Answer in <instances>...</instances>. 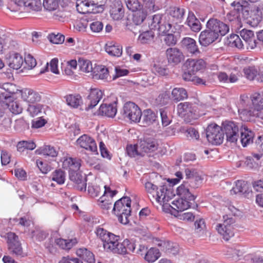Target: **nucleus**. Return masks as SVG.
<instances>
[{
    "label": "nucleus",
    "mask_w": 263,
    "mask_h": 263,
    "mask_svg": "<svg viewBox=\"0 0 263 263\" xmlns=\"http://www.w3.org/2000/svg\"><path fill=\"white\" fill-rule=\"evenodd\" d=\"M18 89L16 85L7 83L3 84L0 90V104L8 108L13 114H21L23 107L17 101H13L12 95L17 93Z\"/></svg>",
    "instance_id": "obj_1"
},
{
    "label": "nucleus",
    "mask_w": 263,
    "mask_h": 263,
    "mask_svg": "<svg viewBox=\"0 0 263 263\" xmlns=\"http://www.w3.org/2000/svg\"><path fill=\"white\" fill-rule=\"evenodd\" d=\"M143 184L150 200L153 202L155 201L160 205L167 206V202L171 199L172 193L167 189L166 185L158 187L148 181L145 182Z\"/></svg>",
    "instance_id": "obj_2"
},
{
    "label": "nucleus",
    "mask_w": 263,
    "mask_h": 263,
    "mask_svg": "<svg viewBox=\"0 0 263 263\" xmlns=\"http://www.w3.org/2000/svg\"><path fill=\"white\" fill-rule=\"evenodd\" d=\"M131 200L128 197H123L117 201L114 206L113 212L122 224H127L131 212Z\"/></svg>",
    "instance_id": "obj_3"
},
{
    "label": "nucleus",
    "mask_w": 263,
    "mask_h": 263,
    "mask_svg": "<svg viewBox=\"0 0 263 263\" xmlns=\"http://www.w3.org/2000/svg\"><path fill=\"white\" fill-rule=\"evenodd\" d=\"M106 0H77L76 8L80 13H97L103 11Z\"/></svg>",
    "instance_id": "obj_4"
},
{
    "label": "nucleus",
    "mask_w": 263,
    "mask_h": 263,
    "mask_svg": "<svg viewBox=\"0 0 263 263\" xmlns=\"http://www.w3.org/2000/svg\"><path fill=\"white\" fill-rule=\"evenodd\" d=\"M249 98L246 95L240 96L238 105V111L241 118L248 120L250 117H256L263 119V109H251Z\"/></svg>",
    "instance_id": "obj_5"
},
{
    "label": "nucleus",
    "mask_w": 263,
    "mask_h": 263,
    "mask_svg": "<svg viewBox=\"0 0 263 263\" xmlns=\"http://www.w3.org/2000/svg\"><path fill=\"white\" fill-rule=\"evenodd\" d=\"M185 66L187 70L182 75L183 79L185 81H193L195 79L196 73L205 68L206 63L202 59H189L185 62Z\"/></svg>",
    "instance_id": "obj_6"
},
{
    "label": "nucleus",
    "mask_w": 263,
    "mask_h": 263,
    "mask_svg": "<svg viewBox=\"0 0 263 263\" xmlns=\"http://www.w3.org/2000/svg\"><path fill=\"white\" fill-rule=\"evenodd\" d=\"M184 12V9L174 7L170 8L168 12L164 14V21L170 24L172 32L176 31L177 24L181 22Z\"/></svg>",
    "instance_id": "obj_7"
},
{
    "label": "nucleus",
    "mask_w": 263,
    "mask_h": 263,
    "mask_svg": "<svg viewBox=\"0 0 263 263\" xmlns=\"http://www.w3.org/2000/svg\"><path fill=\"white\" fill-rule=\"evenodd\" d=\"M164 21V15L155 14L149 21V29L157 30L159 34H165L171 31L170 24Z\"/></svg>",
    "instance_id": "obj_8"
},
{
    "label": "nucleus",
    "mask_w": 263,
    "mask_h": 263,
    "mask_svg": "<svg viewBox=\"0 0 263 263\" xmlns=\"http://www.w3.org/2000/svg\"><path fill=\"white\" fill-rule=\"evenodd\" d=\"M206 134L208 140L213 144H220L223 140V131L220 126L215 124L208 126Z\"/></svg>",
    "instance_id": "obj_9"
},
{
    "label": "nucleus",
    "mask_w": 263,
    "mask_h": 263,
    "mask_svg": "<svg viewBox=\"0 0 263 263\" xmlns=\"http://www.w3.org/2000/svg\"><path fill=\"white\" fill-rule=\"evenodd\" d=\"M224 221L222 223H218L216 226V230L226 240H229L234 236L232 224L234 222L233 218L228 217L227 215L223 216Z\"/></svg>",
    "instance_id": "obj_10"
},
{
    "label": "nucleus",
    "mask_w": 263,
    "mask_h": 263,
    "mask_svg": "<svg viewBox=\"0 0 263 263\" xmlns=\"http://www.w3.org/2000/svg\"><path fill=\"white\" fill-rule=\"evenodd\" d=\"M222 128L228 142L235 143L238 140L239 127L236 123L233 121H226L222 123Z\"/></svg>",
    "instance_id": "obj_11"
},
{
    "label": "nucleus",
    "mask_w": 263,
    "mask_h": 263,
    "mask_svg": "<svg viewBox=\"0 0 263 263\" xmlns=\"http://www.w3.org/2000/svg\"><path fill=\"white\" fill-rule=\"evenodd\" d=\"M177 114L184 121L190 122L192 120L197 118V116L195 114L192 105L189 102H183L179 103L177 107Z\"/></svg>",
    "instance_id": "obj_12"
},
{
    "label": "nucleus",
    "mask_w": 263,
    "mask_h": 263,
    "mask_svg": "<svg viewBox=\"0 0 263 263\" xmlns=\"http://www.w3.org/2000/svg\"><path fill=\"white\" fill-rule=\"evenodd\" d=\"M7 238L9 250L16 256H25L18 236L14 233L9 232L7 234Z\"/></svg>",
    "instance_id": "obj_13"
},
{
    "label": "nucleus",
    "mask_w": 263,
    "mask_h": 263,
    "mask_svg": "<svg viewBox=\"0 0 263 263\" xmlns=\"http://www.w3.org/2000/svg\"><path fill=\"white\" fill-rule=\"evenodd\" d=\"M138 143L140 156L156 151L159 146L158 141L152 138L141 140Z\"/></svg>",
    "instance_id": "obj_14"
},
{
    "label": "nucleus",
    "mask_w": 263,
    "mask_h": 263,
    "mask_svg": "<svg viewBox=\"0 0 263 263\" xmlns=\"http://www.w3.org/2000/svg\"><path fill=\"white\" fill-rule=\"evenodd\" d=\"M123 111L125 117L133 122H139L142 117L140 108L133 102L125 103L123 107Z\"/></svg>",
    "instance_id": "obj_15"
},
{
    "label": "nucleus",
    "mask_w": 263,
    "mask_h": 263,
    "mask_svg": "<svg viewBox=\"0 0 263 263\" xmlns=\"http://www.w3.org/2000/svg\"><path fill=\"white\" fill-rule=\"evenodd\" d=\"M206 27L209 30L217 33L219 36L225 35L229 31V27L227 24L215 18H210Z\"/></svg>",
    "instance_id": "obj_16"
},
{
    "label": "nucleus",
    "mask_w": 263,
    "mask_h": 263,
    "mask_svg": "<svg viewBox=\"0 0 263 263\" xmlns=\"http://www.w3.org/2000/svg\"><path fill=\"white\" fill-rule=\"evenodd\" d=\"M77 143L81 147L87 151L96 153L97 152V146L95 140L90 136L84 134L77 140Z\"/></svg>",
    "instance_id": "obj_17"
},
{
    "label": "nucleus",
    "mask_w": 263,
    "mask_h": 263,
    "mask_svg": "<svg viewBox=\"0 0 263 263\" xmlns=\"http://www.w3.org/2000/svg\"><path fill=\"white\" fill-rule=\"evenodd\" d=\"M194 201H190L187 199L180 197L178 199L173 200L172 202V204L169 205L171 209L170 212L173 211L177 214L179 212H182L189 208Z\"/></svg>",
    "instance_id": "obj_18"
},
{
    "label": "nucleus",
    "mask_w": 263,
    "mask_h": 263,
    "mask_svg": "<svg viewBox=\"0 0 263 263\" xmlns=\"http://www.w3.org/2000/svg\"><path fill=\"white\" fill-rule=\"evenodd\" d=\"M103 95V92L99 89H91L89 95L87 97L86 101L87 106L86 107L85 110L88 111L96 106L102 98Z\"/></svg>",
    "instance_id": "obj_19"
},
{
    "label": "nucleus",
    "mask_w": 263,
    "mask_h": 263,
    "mask_svg": "<svg viewBox=\"0 0 263 263\" xmlns=\"http://www.w3.org/2000/svg\"><path fill=\"white\" fill-rule=\"evenodd\" d=\"M219 37L217 33L209 30V29L206 27V29L201 32L199 42L202 46H207L215 42Z\"/></svg>",
    "instance_id": "obj_20"
},
{
    "label": "nucleus",
    "mask_w": 263,
    "mask_h": 263,
    "mask_svg": "<svg viewBox=\"0 0 263 263\" xmlns=\"http://www.w3.org/2000/svg\"><path fill=\"white\" fill-rule=\"evenodd\" d=\"M119 240V236L111 233L107 238H106V240L103 241L104 248L107 251L117 254L118 245L120 244Z\"/></svg>",
    "instance_id": "obj_21"
},
{
    "label": "nucleus",
    "mask_w": 263,
    "mask_h": 263,
    "mask_svg": "<svg viewBox=\"0 0 263 263\" xmlns=\"http://www.w3.org/2000/svg\"><path fill=\"white\" fill-rule=\"evenodd\" d=\"M24 62L23 57L18 53L12 52L7 58L8 65L13 69H19L23 65Z\"/></svg>",
    "instance_id": "obj_22"
},
{
    "label": "nucleus",
    "mask_w": 263,
    "mask_h": 263,
    "mask_svg": "<svg viewBox=\"0 0 263 263\" xmlns=\"http://www.w3.org/2000/svg\"><path fill=\"white\" fill-rule=\"evenodd\" d=\"M18 91L21 94L22 99L28 103H33L39 102L41 99L40 95L32 89L25 88Z\"/></svg>",
    "instance_id": "obj_23"
},
{
    "label": "nucleus",
    "mask_w": 263,
    "mask_h": 263,
    "mask_svg": "<svg viewBox=\"0 0 263 263\" xmlns=\"http://www.w3.org/2000/svg\"><path fill=\"white\" fill-rule=\"evenodd\" d=\"M166 55L170 63L177 64L183 58L181 51L177 48H169L166 50Z\"/></svg>",
    "instance_id": "obj_24"
},
{
    "label": "nucleus",
    "mask_w": 263,
    "mask_h": 263,
    "mask_svg": "<svg viewBox=\"0 0 263 263\" xmlns=\"http://www.w3.org/2000/svg\"><path fill=\"white\" fill-rule=\"evenodd\" d=\"M240 35L247 44L248 49H253L256 47L257 42L252 31L243 29L240 31Z\"/></svg>",
    "instance_id": "obj_25"
},
{
    "label": "nucleus",
    "mask_w": 263,
    "mask_h": 263,
    "mask_svg": "<svg viewBox=\"0 0 263 263\" xmlns=\"http://www.w3.org/2000/svg\"><path fill=\"white\" fill-rule=\"evenodd\" d=\"M117 111V104L116 103L109 104H103L100 106L98 110V115L113 118L116 115Z\"/></svg>",
    "instance_id": "obj_26"
},
{
    "label": "nucleus",
    "mask_w": 263,
    "mask_h": 263,
    "mask_svg": "<svg viewBox=\"0 0 263 263\" xmlns=\"http://www.w3.org/2000/svg\"><path fill=\"white\" fill-rule=\"evenodd\" d=\"M81 161L80 159L76 158H66L63 161V167L68 170L69 173L71 172H78L81 165Z\"/></svg>",
    "instance_id": "obj_27"
},
{
    "label": "nucleus",
    "mask_w": 263,
    "mask_h": 263,
    "mask_svg": "<svg viewBox=\"0 0 263 263\" xmlns=\"http://www.w3.org/2000/svg\"><path fill=\"white\" fill-rule=\"evenodd\" d=\"M136 245L133 241L127 239H124L122 242L118 245L117 253L118 254H126L133 252L135 250Z\"/></svg>",
    "instance_id": "obj_28"
},
{
    "label": "nucleus",
    "mask_w": 263,
    "mask_h": 263,
    "mask_svg": "<svg viewBox=\"0 0 263 263\" xmlns=\"http://www.w3.org/2000/svg\"><path fill=\"white\" fill-rule=\"evenodd\" d=\"M124 14V11L121 2L119 1L115 2L110 10L111 17L114 20L118 21L123 18Z\"/></svg>",
    "instance_id": "obj_29"
},
{
    "label": "nucleus",
    "mask_w": 263,
    "mask_h": 263,
    "mask_svg": "<svg viewBox=\"0 0 263 263\" xmlns=\"http://www.w3.org/2000/svg\"><path fill=\"white\" fill-rule=\"evenodd\" d=\"M182 44L186 51L192 54L197 55L200 53L195 40L191 37H184L182 40Z\"/></svg>",
    "instance_id": "obj_30"
},
{
    "label": "nucleus",
    "mask_w": 263,
    "mask_h": 263,
    "mask_svg": "<svg viewBox=\"0 0 263 263\" xmlns=\"http://www.w3.org/2000/svg\"><path fill=\"white\" fill-rule=\"evenodd\" d=\"M95 80H105L109 76L108 69L103 65H96L91 75Z\"/></svg>",
    "instance_id": "obj_31"
},
{
    "label": "nucleus",
    "mask_w": 263,
    "mask_h": 263,
    "mask_svg": "<svg viewBox=\"0 0 263 263\" xmlns=\"http://www.w3.org/2000/svg\"><path fill=\"white\" fill-rule=\"evenodd\" d=\"M251 109H263V93L255 92L249 98Z\"/></svg>",
    "instance_id": "obj_32"
},
{
    "label": "nucleus",
    "mask_w": 263,
    "mask_h": 263,
    "mask_svg": "<svg viewBox=\"0 0 263 263\" xmlns=\"http://www.w3.org/2000/svg\"><path fill=\"white\" fill-rule=\"evenodd\" d=\"M69 179L78 185V187L80 190H86L87 185L86 179L78 172L69 173Z\"/></svg>",
    "instance_id": "obj_33"
},
{
    "label": "nucleus",
    "mask_w": 263,
    "mask_h": 263,
    "mask_svg": "<svg viewBox=\"0 0 263 263\" xmlns=\"http://www.w3.org/2000/svg\"><path fill=\"white\" fill-rule=\"evenodd\" d=\"M105 51L111 56L119 57L122 53V47L119 44L114 42H108L106 44Z\"/></svg>",
    "instance_id": "obj_34"
},
{
    "label": "nucleus",
    "mask_w": 263,
    "mask_h": 263,
    "mask_svg": "<svg viewBox=\"0 0 263 263\" xmlns=\"http://www.w3.org/2000/svg\"><path fill=\"white\" fill-rule=\"evenodd\" d=\"M236 72L231 73L229 75L227 74L226 72H220L217 74V78L218 80L222 83H235L238 80L239 77V72L235 70Z\"/></svg>",
    "instance_id": "obj_35"
},
{
    "label": "nucleus",
    "mask_w": 263,
    "mask_h": 263,
    "mask_svg": "<svg viewBox=\"0 0 263 263\" xmlns=\"http://www.w3.org/2000/svg\"><path fill=\"white\" fill-rule=\"evenodd\" d=\"M188 183L184 182L177 189V194L182 198L194 201L195 197L190 192Z\"/></svg>",
    "instance_id": "obj_36"
},
{
    "label": "nucleus",
    "mask_w": 263,
    "mask_h": 263,
    "mask_svg": "<svg viewBox=\"0 0 263 263\" xmlns=\"http://www.w3.org/2000/svg\"><path fill=\"white\" fill-rule=\"evenodd\" d=\"M37 155H41L45 156L51 157H55L58 155V152L53 146L45 145H43L35 151Z\"/></svg>",
    "instance_id": "obj_37"
},
{
    "label": "nucleus",
    "mask_w": 263,
    "mask_h": 263,
    "mask_svg": "<svg viewBox=\"0 0 263 263\" xmlns=\"http://www.w3.org/2000/svg\"><path fill=\"white\" fill-rule=\"evenodd\" d=\"M76 254L88 263H96L93 254L86 248L78 249ZM98 263H101V262L98 261Z\"/></svg>",
    "instance_id": "obj_38"
},
{
    "label": "nucleus",
    "mask_w": 263,
    "mask_h": 263,
    "mask_svg": "<svg viewBox=\"0 0 263 263\" xmlns=\"http://www.w3.org/2000/svg\"><path fill=\"white\" fill-rule=\"evenodd\" d=\"M186 23L193 31L199 32L201 29L200 22L191 12L188 14Z\"/></svg>",
    "instance_id": "obj_39"
},
{
    "label": "nucleus",
    "mask_w": 263,
    "mask_h": 263,
    "mask_svg": "<svg viewBox=\"0 0 263 263\" xmlns=\"http://www.w3.org/2000/svg\"><path fill=\"white\" fill-rule=\"evenodd\" d=\"M244 77L250 81L256 79L259 72V67L255 66H248L245 67L243 69Z\"/></svg>",
    "instance_id": "obj_40"
},
{
    "label": "nucleus",
    "mask_w": 263,
    "mask_h": 263,
    "mask_svg": "<svg viewBox=\"0 0 263 263\" xmlns=\"http://www.w3.org/2000/svg\"><path fill=\"white\" fill-rule=\"evenodd\" d=\"M253 137V132L248 128H244L243 130L241 131L240 141L242 145L246 147L252 143Z\"/></svg>",
    "instance_id": "obj_41"
},
{
    "label": "nucleus",
    "mask_w": 263,
    "mask_h": 263,
    "mask_svg": "<svg viewBox=\"0 0 263 263\" xmlns=\"http://www.w3.org/2000/svg\"><path fill=\"white\" fill-rule=\"evenodd\" d=\"M172 99L174 101L179 102L187 98L186 90L181 87L174 88L172 91Z\"/></svg>",
    "instance_id": "obj_42"
},
{
    "label": "nucleus",
    "mask_w": 263,
    "mask_h": 263,
    "mask_svg": "<svg viewBox=\"0 0 263 263\" xmlns=\"http://www.w3.org/2000/svg\"><path fill=\"white\" fill-rule=\"evenodd\" d=\"M142 116V122L144 126H148L153 123L157 118V116L154 112L151 109H146L144 110Z\"/></svg>",
    "instance_id": "obj_43"
},
{
    "label": "nucleus",
    "mask_w": 263,
    "mask_h": 263,
    "mask_svg": "<svg viewBox=\"0 0 263 263\" xmlns=\"http://www.w3.org/2000/svg\"><path fill=\"white\" fill-rule=\"evenodd\" d=\"M67 104L73 107L77 108L80 106L82 103V99L79 95H69L66 97Z\"/></svg>",
    "instance_id": "obj_44"
},
{
    "label": "nucleus",
    "mask_w": 263,
    "mask_h": 263,
    "mask_svg": "<svg viewBox=\"0 0 263 263\" xmlns=\"http://www.w3.org/2000/svg\"><path fill=\"white\" fill-rule=\"evenodd\" d=\"M78 64L81 71L90 73L91 75L93 68L91 62L89 60L80 58L78 60Z\"/></svg>",
    "instance_id": "obj_45"
},
{
    "label": "nucleus",
    "mask_w": 263,
    "mask_h": 263,
    "mask_svg": "<svg viewBox=\"0 0 263 263\" xmlns=\"http://www.w3.org/2000/svg\"><path fill=\"white\" fill-rule=\"evenodd\" d=\"M54 242L60 248L65 250L71 249L77 243L76 239L66 240L61 238L55 239Z\"/></svg>",
    "instance_id": "obj_46"
},
{
    "label": "nucleus",
    "mask_w": 263,
    "mask_h": 263,
    "mask_svg": "<svg viewBox=\"0 0 263 263\" xmlns=\"http://www.w3.org/2000/svg\"><path fill=\"white\" fill-rule=\"evenodd\" d=\"M161 254L156 248H151L145 255V259L149 262H154L160 257Z\"/></svg>",
    "instance_id": "obj_47"
},
{
    "label": "nucleus",
    "mask_w": 263,
    "mask_h": 263,
    "mask_svg": "<svg viewBox=\"0 0 263 263\" xmlns=\"http://www.w3.org/2000/svg\"><path fill=\"white\" fill-rule=\"evenodd\" d=\"M235 186L230 190L231 194H244L247 191L246 182L242 180H237L235 182Z\"/></svg>",
    "instance_id": "obj_48"
},
{
    "label": "nucleus",
    "mask_w": 263,
    "mask_h": 263,
    "mask_svg": "<svg viewBox=\"0 0 263 263\" xmlns=\"http://www.w3.org/2000/svg\"><path fill=\"white\" fill-rule=\"evenodd\" d=\"M227 43L230 46L235 47L239 49L242 48L243 46V43L239 35L235 34H231L230 36L228 37Z\"/></svg>",
    "instance_id": "obj_49"
},
{
    "label": "nucleus",
    "mask_w": 263,
    "mask_h": 263,
    "mask_svg": "<svg viewBox=\"0 0 263 263\" xmlns=\"http://www.w3.org/2000/svg\"><path fill=\"white\" fill-rule=\"evenodd\" d=\"M134 12L133 17V22L136 25H140L146 18L147 12L143 9H142V8Z\"/></svg>",
    "instance_id": "obj_50"
},
{
    "label": "nucleus",
    "mask_w": 263,
    "mask_h": 263,
    "mask_svg": "<svg viewBox=\"0 0 263 263\" xmlns=\"http://www.w3.org/2000/svg\"><path fill=\"white\" fill-rule=\"evenodd\" d=\"M36 147V144L32 141H22L17 144V151L24 152L25 150H33Z\"/></svg>",
    "instance_id": "obj_51"
},
{
    "label": "nucleus",
    "mask_w": 263,
    "mask_h": 263,
    "mask_svg": "<svg viewBox=\"0 0 263 263\" xmlns=\"http://www.w3.org/2000/svg\"><path fill=\"white\" fill-rule=\"evenodd\" d=\"M51 179L59 184H63L66 179L65 173L61 169L57 170L52 173Z\"/></svg>",
    "instance_id": "obj_52"
},
{
    "label": "nucleus",
    "mask_w": 263,
    "mask_h": 263,
    "mask_svg": "<svg viewBox=\"0 0 263 263\" xmlns=\"http://www.w3.org/2000/svg\"><path fill=\"white\" fill-rule=\"evenodd\" d=\"M22 7L25 11H39L41 8V3L37 0H26Z\"/></svg>",
    "instance_id": "obj_53"
},
{
    "label": "nucleus",
    "mask_w": 263,
    "mask_h": 263,
    "mask_svg": "<svg viewBox=\"0 0 263 263\" xmlns=\"http://www.w3.org/2000/svg\"><path fill=\"white\" fill-rule=\"evenodd\" d=\"M228 252L230 253L231 257L234 260H238L239 258L242 256L245 252V248L242 247L238 246L235 248H231L228 250Z\"/></svg>",
    "instance_id": "obj_54"
},
{
    "label": "nucleus",
    "mask_w": 263,
    "mask_h": 263,
    "mask_svg": "<svg viewBox=\"0 0 263 263\" xmlns=\"http://www.w3.org/2000/svg\"><path fill=\"white\" fill-rule=\"evenodd\" d=\"M176 31L172 32L171 31H169L167 33L165 34H159L160 35H164V37L163 39V41L164 43L167 46H173L175 45L177 42V37L174 34Z\"/></svg>",
    "instance_id": "obj_55"
},
{
    "label": "nucleus",
    "mask_w": 263,
    "mask_h": 263,
    "mask_svg": "<svg viewBox=\"0 0 263 263\" xmlns=\"http://www.w3.org/2000/svg\"><path fill=\"white\" fill-rule=\"evenodd\" d=\"M154 37V33L152 30L146 31L141 33L139 36L138 40L142 44L148 43L152 41Z\"/></svg>",
    "instance_id": "obj_56"
},
{
    "label": "nucleus",
    "mask_w": 263,
    "mask_h": 263,
    "mask_svg": "<svg viewBox=\"0 0 263 263\" xmlns=\"http://www.w3.org/2000/svg\"><path fill=\"white\" fill-rule=\"evenodd\" d=\"M43 108V105L40 104L29 105L27 108V111L32 117H34L41 113Z\"/></svg>",
    "instance_id": "obj_57"
},
{
    "label": "nucleus",
    "mask_w": 263,
    "mask_h": 263,
    "mask_svg": "<svg viewBox=\"0 0 263 263\" xmlns=\"http://www.w3.org/2000/svg\"><path fill=\"white\" fill-rule=\"evenodd\" d=\"M171 214L180 220L191 221H193L194 219V216L191 212L182 213V212H181L176 214L175 212L171 211Z\"/></svg>",
    "instance_id": "obj_58"
},
{
    "label": "nucleus",
    "mask_w": 263,
    "mask_h": 263,
    "mask_svg": "<svg viewBox=\"0 0 263 263\" xmlns=\"http://www.w3.org/2000/svg\"><path fill=\"white\" fill-rule=\"evenodd\" d=\"M43 5L47 10L53 11L59 6L58 0H44Z\"/></svg>",
    "instance_id": "obj_59"
},
{
    "label": "nucleus",
    "mask_w": 263,
    "mask_h": 263,
    "mask_svg": "<svg viewBox=\"0 0 263 263\" xmlns=\"http://www.w3.org/2000/svg\"><path fill=\"white\" fill-rule=\"evenodd\" d=\"M127 8L135 11L142 8V5L138 0H124Z\"/></svg>",
    "instance_id": "obj_60"
},
{
    "label": "nucleus",
    "mask_w": 263,
    "mask_h": 263,
    "mask_svg": "<svg viewBox=\"0 0 263 263\" xmlns=\"http://www.w3.org/2000/svg\"><path fill=\"white\" fill-rule=\"evenodd\" d=\"M139 143L134 145H128L126 148V151L128 155L130 157H135L140 156V151H139Z\"/></svg>",
    "instance_id": "obj_61"
},
{
    "label": "nucleus",
    "mask_w": 263,
    "mask_h": 263,
    "mask_svg": "<svg viewBox=\"0 0 263 263\" xmlns=\"http://www.w3.org/2000/svg\"><path fill=\"white\" fill-rule=\"evenodd\" d=\"M152 70L153 72L161 76H165L167 73V69L159 63L154 64Z\"/></svg>",
    "instance_id": "obj_62"
},
{
    "label": "nucleus",
    "mask_w": 263,
    "mask_h": 263,
    "mask_svg": "<svg viewBox=\"0 0 263 263\" xmlns=\"http://www.w3.org/2000/svg\"><path fill=\"white\" fill-rule=\"evenodd\" d=\"M95 233L97 237L103 242L104 240H106V238H107L111 233L108 232L103 228L98 227L95 231Z\"/></svg>",
    "instance_id": "obj_63"
},
{
    "label": "nucleus",
    "mask_w": 263,
    "mask_h": 263,
    "mask_svg": "<svg viewBox=\"0 0 263 263\" xmlns=\"http://www.w3.org/2000/svg\"><path fill=\"white\" fill-rule=\"evenodd\" d=\"M24 60L26 65L24 66L25 68L32 69L36 65L35 59L30 54L27 55Z\"/></svg>",
    "instance_id": "obj_64"
}]
</instances>
